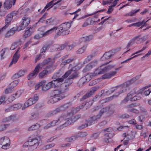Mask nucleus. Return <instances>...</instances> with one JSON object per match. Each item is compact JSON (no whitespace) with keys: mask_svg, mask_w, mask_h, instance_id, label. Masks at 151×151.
I'll return each instance as SVG.
<instances>
[{"mask_svg":"<svg viewBox=\"0 0 151 151\" xmlns=\"http://www.w3.org/2000/svg\"><path fill=\"white\" fill-rule=\"evenodd\" d=\"M59 86H57L56 88H57V89L53 91L51 93L50 96L51 103H53L58 102L63 99L65 97Z\"/></svg>","mask_w":151,"mask_h":151,"instance_id":"nucleus-1","label":"nucleus"},{"mask_svg":"<svg viewBox=\"0 0 151 151\" xmlns=\"http://www.w3.org/2000/svg\"><path fill=\"white\" fill-rule=\"evenodd\" d=\"M105 111H106V110L104 109H102L100 111L99 114L96 116H94L88 119L87 120L86 123L82 125L80 127V128L81 129H83L87 127L88 126H90L92 124H93L95 121L99 119L101 117L102 114Z\"/></svg>","mask_w":151,"mask_h":151,"instance_id":"nucleus-2","label":"nucleus"},{"mask_svg":"<svg viewBox=\"0 0 151 151\" xmlns=\"http://www.w3.org/2000/svg\"><path fill=\"white\" fill-rule=\"evenodd\" d=\"M71 26L70 24L68 22L61 24L59 27H57L58 31L57 33L58 35L63 34L67 35L69 33L68 29Z\"/></svg>","mask_w":151,"mask_h":151,"instance_id":"nucleus-3","label":"nucleus"},{"mask_svg":"<svg viewBox=\"0 0 151 151\" xmlns=\"http://www.w3.org/2000/svg\"><path fill=\"white\" fill-rule=\"evenodd\" d=\"M76 120L75 119L73 120L72 119V118L69 119H68L65 122V120L64 118L63 117H59L58 119L54 120L51 122L50 124H51V127L54 126L57 124H70L72 123L75 121Z\"/></svg>","mask_w":151,"mask_h":151,"instance_id":"nucleus-4","label":"nucleus"},{"mask_svg":"<svg viewBox=\"0 0 151 151\" xmlns=\"http://www.w3.org/2000/svg\"><path fill=\"white\" fill-rule=\"evenodd\" d=\"M0 144L2 145L1 148L4 149L9 148L11 145L9 138L7 136H4L0 138Z\"/></svg>","mask_w":151,"mask_h":151,"instance_id":"nucleus-5","label":"nucleus"},{"mask_svg":"<svg viewBox=\"0 0 151 151\" xmlns=\"http://www.w3.org/2000/svg\"><path fill=\"white\" fill-rule=\"evenodd\" d=\"M63 79L61 78H59L56 80L50 82L46 84L47 87V88H43L44 91H47L51 87L56 88L57 86L60 85V83L62 82Z\"/></svg>","mask_w":151,"mask_h":151,"instance_id":"nucleus-6","label":"nucleus"},{"mask_svg":"<svg viewBox=\"0 0 151 151\" xmlns=\"http://www.w3.org/2000/svg\"><path fill=\"white\" fill-rule=\"evenodd\" d=\"M68 76V79H71L77 77L78 74L74 70H73V69H71L67 71L61 78L63 80V78H66Z\"/></svg>","mask_w":151,"mask_h":151,"instance_id":"nucleus-7","label":"nucleus"},{"mask_svg":"<svg viewBox=\"0 0 151 151\" xmlns=\"http://www.w3.org/2000/svg\"><path fill=\"white\" fill-rule=\"evenodd\" d=\"M22 20V22L18 28V29L19 31L24 29L30 22V18L26 15L23 17Z\"/></svg>","mask_w":151,"mask_h":151,"instance_id":"nucleus-8","label":"nucleus"},{"mask_svg":"<svg viewBox=\"0 0 151 151\" xmlns=\"http://www.w3.org/2000/svg\"><path fill=\"white\" fill-rule=\"evenodd\" d=\"M70 106L69 104H66L64 105H61L58 107L56 108L53 110L51 111L50 114L51 115H54L61 111H63L66 109L68 108Z\"/></svg>","mask_w":151,"mask_h":151,"instance_id":"nucleus-9","label":"nucleus"},{"mask_svg":"<svg viewBox=\"0 0 151 151\" xmlns=\"http://www.w3.org/2000/svg\"><path fill=\"white\" fill-rule=\"evenodd\" d=\"M27 146H32L33 149L36 148L39 145L38 140L36 139H29L28 141L26 142L25 143Z\"/></svg>","mask_w":151,"mask_h":151,"instance_id":"nucleus-10","label":"nucleus"},{"mask_svg":"<svg viewBox=\"0 0 151 151\" xmlns=\"http://www.w3.org/2000/svg\"><path fill=\"white\" fill-rule=\"evenodd\" d=\"M42 64H38L35 67L32 73H30L28 76V78L29 80L31 79L35 78L39 72L40 68H42Z\"/></svg>","mask_w":151,"mask_h":151,"instance_id":"nucleus-11","label":"nucleus"},{"mask_svg":"<svg viewBox=\"0 0 151 151\" xmlns=\"http://www.w3.org/2000/svg\"><path fill=\"white\" fill-rule=\"evenodd\" d=\"M130 83L129 81H128L125 83L123 85L122 87V91H120L119 93H116L115 95H114L113 96L108 97V98L106 99L109 100H111L114 96L116 97L122 93L125 92L127 90V88H128V87L130 85Z\"/></svg>","mask_w":151,"mask_h":151,"instance_id":"nucleus-12","label":"nucleus"},{"mask_svg":"<svg viewBox=\"0 0 151 151\" xmlns=\"http://www.w3.org/2000/svg\"><path fill=\"white\" fill-rule=\"evenodd\" d=\"M136 89H134L133 90L131 91L130 92L128 93L126 97L122 101V103H124L127 102L128 100L131 101V99L132 98V97L134 95H135L137 93L136 91Z\"/></svg>","mask_w":151,"mask_h":151,"instance_id":"nucleus-13","label":"nucleus"},{"mask_svg":"<svg viewBox=\"0 0 151 151\" xmlns=\"http://www.w3.org/2000/svg\"><path fill=\"white\" fill-rule=\"evenodd\" d=\"M20 49V47H19L16 50L15 53L13 56L12 60L10 63V65H11L13 64H15L17 62L20 57L19 51Z\"/></svg>","mask_w":151,"mask_h":151,"instance_id":"nucleus-14","label":"nucleus"},{"mask_svg":"<svg viewBox=\"0 0 151 151\" xmlns=\"http://www.w3.org/2000/svg\"><path fill=\"white\" fill-rule=\"evenodd\" d=\"M92 73H89L85 76L82 77L80 80V83L84 84L86 81H90L93 77H94Z\"/></svg>","mask_w":151,"mask_h":151,"instance_id":"nucleus-15","label":"nucleus"},{"mask_svg":"<svg viewBox=\"0 0 151 151\" xmlns=\"http://www.w3.org/2000/svg\"><path fill=\"white\" fill-rule=\"evenodd\" d=\"M35 103L32 98H30L27 101L23 106H22V110H24L28 107L34 104Z\"/></svg>","mask_w":151,"mask_h":151,"instance_id":"nucleus-16","label":"nucleus"},{"mask_svg":"<svg viewBox=\"0 0 151 151\" xmlns=\"http://www.w3.org/2000/svg\"><path fill=\"white\" fill-rule=\"evenodd\" d=\"M97 61L96 60L93 61L89 63L83 69V71L86 72L92 68L93 66H94L97 65Z\"/></svg>","mask_w":151,"mask_h":151,"instance_id":"nucleus-17","label":"nucleus"},{"mask_svg":"<svg viewBox=\"0 0 151 151\" xmlns=\"http://www.w3.org/2000/svg\"><path fill=\"white\" fill-rule=\"evenodd\" d=\"M104 72V70L103 65H102L99 67L94 71V73H92L94 76H97L103 74Z\"/></svg>","mask_w":151,"mask_h":151,"instance_id":"nucleus-18","label":"nucleus"},{"mask_svg":"<svg viewBox=\"0 0 151 151\" xmlns=\"http://www.w3.org/2000/svg\"><path fill=\"white\" fill-rule=\"evenodd\" d=\"M16 120V117L14 115H11L2 119L1 122H6L14 121Z\"/></svg>","mask_w":151,"mask_h":151,"instance_id":"nucleus-19","label":"nucleus"},{"mask_svg":"<svg viewBox=\"0 0 151 151\" xmlns=\"http://www.w3.org/2000/svg\"><path fill=\"white\" fill-rule=\"evenodd\" d=\"M14 14V13H11L8 14L6 16L5 20V23L6 24L5 26L6 25V26H7V25L11 22V21L12 19Z\"/></svg>","mask_w":151,"mask_h":151,"instance_id":"nucleus-20","label":"nucleus"},{"mask_svg":"<svg viewBox=\"0 0 151 151\" xmlns=\"http://www.w3.org/2000/svg\"><path fill=\"white\" fill-rule=\"evenodd\" d=\"M15 3H14L13 0H6L4 3V6L5 8L7 9H10L12 5H14Z\"/></svg>","mask_w":151,"mask_h":151,"instance_id":"nucleus-21","label":"nucleus"},{"mask_svg":"<svg viewBox=\"0 0 151 151\" xmlns=\"http://www.w3.org/2000/svg\"><path fill=\"white\" fill-rule=\"evenodd\" d=\"M58 27H54L52 29H50L46 31L45 33L42 34V36L44 37L50 35L55 32H56L57 30Z\"/></svg>","mask_w":151,"mask_h":151,"instance_id":"nucleus-22","label":"nucleus"},{"mask_svg":"<svg viewBox=\"0 0 151 151\" xmlns=\"http://www.w3.org/2000/svg\"><path fill=\"white\" fill-rule=\"evenodd\" d=\"M112 55L113 54L111 51L106 52L104 55L101 59L102 61H105L110 58L112 56Z\"/></svg>","mask_w":151,"mask_h":151,"instance_id":"nucleus-23","label":"nucleus"},{"mask_svg":"<svg viewBox=\"0 0 151 151\" xmlns=\"http://www.w3.org/2000/svg\"><path fill=\"white\" fill-rule=\"evenodd\" d=\"M139 36V35L136 36L129 41L126 47L127 49H128L129 47L133 45L135 41Z\"/></svg>","mask_w":151,"mask_h":151,"instance_id":"nucleus-24","label":"nucleus"},{"mask_svg":"<svg viewBox=\"0 0 151 151\" xmlns=\"http://www.w3.org/2000/svg\"><path fill=\"white\" fill-rule=\"evenodd\" d=\"M22 106L21 104H14L13 105L10 106L8 109H7V111L8 110H9V111H12L13 110H17L22 107Z\"/></svg>","mask_w":151,"mask_h":151,"instance_id":"nucleus-25","label":"nucleus"},{"mask_svg":"<svg viewBox=\"0 0 151 151\" xmlns=\"http://www.w3.org/2000/svg\"><path fill=\"white\" fill-rule=\"evenodd\" d=\"M16 30V29L15 28L13 27L8 30L4 36L6 37H9L13 35L15 33Z\"/></svg>","mask_w":151,"mask_h":151,"instance_id":"nucleus-26","label":"nucleus"},{"mask_svg":"<svg viewBox=\"0 0 151 151\" xmlns=\"http://www.w3.org/2000/svg\"><path fill=\"white\" fill-rule=\"evenodd\" d=\"M86 133L85 132H81L80 133H78L77 134L69 138V141L71 142L75 140L76 139L80 137L81 135H86Z\"/></svg>","mask_w":151,"mask_h":151,"instance_id":"nucleus-27","label":"nucleus"},{"mask_svg":"<svg viewBox=\"0 0 151 151\" xmlns=\"http://www.w3.org/2000/svg\"><path fill=\"white\" fill-rule=\"evenodd\" d=\"M96 90L97 88L96 87H93L92 88L90 89V92L86 94L85 95H84L83 97V99H85L91 96L93 93H94Z\"/></svg>","mask_w":151,"mask_h":151,"instance_id":"nucleus-28","label":"nucleus"},{"mask_svg":"<svg viewBox=\"0 0 151 151\" xmlns=\"http://www.w3.org/2000/svg\"><path fill=\"white\" fill-rule=\"evenodd\" d=\"M34 29L33 27H30L27 30L24 34V36L25 37H27L32 34L34 32Z\"/></svg>","mask_w":151,"mask_h":151,"instance_id":"nucleus-29","label":"nucleus"},{"mask_svg":"<svg viewBox=\"0 0 151 151\" xmlns=\"http://www.w3.org/2000/svg\"><path fill=\"white\" fill-rule=\"evenodd\" d=\"M133 106V105L131 104L127 106H126L127 109H128V111L129 112H132L136 114L139 113V111L134 109L132 108V107Z\"/></svg>","mask_w":151,"mask_h":151,"instance_id":"nucleus-30","label":"nucleus"},{"mask_svg":"<svg viewBox=\"0 0 151 151\" xmlns=\"http://www.w3.org/2000/svg\"><path fill=\"white\" fill-rule=\"evenodd\" d=\"M54 1V0H52L50 2L47 4L45 6V9H47V10H48L50 8L53 6L54 5L56 4L60 1H58L55 3H53Z\"/></svg>","mask_w":151,"mask_h":151,"instance_id":"nucleus-31","label":"nucleus"},{"mask_svg":"<svg viewBox=\"0 0 151 151\" xmlns=\"http://www.w3.org/2000/svg\"><path fill=\"white\" fill-rule=\"evenodd\" d=\"M20 45V41H17L13 43L10 47V49L11 50H14Z\"/></svg>","mask_w":151,"mask_h":151,"instance_id":"nucleus-32","label":"nucleus"},{"mask_svg":"<svg viewBox=\"0 0 151 151\" xmlns=\"http://www.w3.org/2000/svg\"><path fill=\"white\" fill-rule=\"evenodd\" d=\"M111 136H112L111 133H108L105 135L104 141L107 142H109L111 141V139L110 138Z\"/></svg>","mask_w":151,"mask_h":151,"instance_id":"nucleus-33","label":"nucleus"},{"mask_svg":"<svg viewBox=\"0 0 151 151\" xmlns=\"http://www.w3.org/2000/svg\"><path fill=\"white\" fill-rule=\"evenodd\" d=\"M93 36L90 35L88 36L83 37L81 39V42H87L92 39Z\"/></svg>","mask_w":151,"mask_h":151,"instance_id":"nucleus-34","label":"nucleus"},{"mask_svg":"<svg viewBox=\"0 0 151 151\" xmlns=\"http://www.w3.org/2000/svg\"><path fill=\"white\" fill-rule=\"evenodd\" d=\"M149 20H147L146 22H144V21H142L141 22H138L136 23H134V26L137 27H140V26L142 25L143 26H146V23Z\"/></svg>","mask_w":151,"mask_h":151,"instance_id":"nucleus-35","label":"nucleus"},{"mask_svg":"<svg viewBox=\"0 0 151 151\" xmlns=\"http://www.w3.org/2000/svg\"><path fill=\"white\" fill-rule=\"evenodd\" d=\"M39 118V114L37 112H34L32 113L30 116V119L31 120L36 119Z\"/></svg>","mask_w":151,"mask_h":151,"instance_id":"nucleus-36","label":"nucleus"},{"mask_svg":"<svg viewBox=\"0 0 151 151\" xmlns=\"http://www.w3.org/2000/svg\"><path fill=\"white\" fill-rule=\"evenodd\" d=\"M10 126L9 124H2L0 125V132L5 130Z\"/></svg>","mask_w":151,"mask_h":151,"instance_id":"nucleus-37","label":"nucleus"},{"mask_svg":"<svg viewBox=\"0 0 151 151\" xmlns=\"http://www.w3.org/2000/svg\"><path fill=\"white\" fill-rule=\"evenodd\" d=\"M40 125L38 124H36L33 125L28 128V130L29 131H31L36 129L40 127Z\"/></svg>","mask_w":151,"mask_h":151,"instance_id":"nucleus-38","label":"nucleus"},{"mask_svg":"<svg viewBox=\"0 0 151 151\" xmlns=\"http://www.w3.org/2000/svg\"><path fill=\"white\" fill-rule=\"evenodd\" d=\"M142 96V94L139 93L138 94L136 95V94L134 95V96L132 97V98L131 99V101H134L137 100L139 99Z\"/></svg>","mask_w":151,"mask_h":151,"instance_id":"nucleus-39","label":"nucleus"},{"mask_svg":"<svg viewBox=\"0 0 151 151\" xmlns=\"http://www.w3.org/2000/svg\"><path fill=\"white\" fill-rule=\"evenodd\" d=\"M137 39V43H141L143 41L147 40V36H144L143 37H140V36Z\"/></svg>","mask_w":151,"mask_h":151,"instance_id":"nucleus-40","label":"nucleus"},{"mask_svg":"<svg viewBox=\"0 0 151 151\" xmlns=\"http://www.w3.org/2000/svg\"><path fill=\"white\" fill-rule=\"evenodd\" d=\"M139 9H138L137 10H132L128 13L126 14L125 15L127 16H133L134 14L139 12Z\"/></svg>","mask_w":151,"mask_h":151,"instance_id":"nucleus-41","label":"nucleus"},{"mask_svg":"<svg viewBox=\"0 0 151 151\" xmlns=\"http://www.w3.org/2000/svg\"><path fill=\"white\" fill-rule=\"evenodd\" d=\"M114 67V65H109L105 67H104V70L105 72H106L109 70H110L113 68Z\"/></svg>","mask_w":151,"mask_h":151,"instance_id":"nucleus-42","label":"nucleus"},{"mask_svg":"<svg viewBox=\"0 0 151 151\" xmlns=\"http://www.w3.org/2000/svg\"><path fill=\"white\" fill-rule=\"evenodd\" d=\"M86 48V46H84L82 47L79 49L76 52L77 53L81 54L83 53Z\"/></svg>","mask_w":151,"mask_h":151,"instance_id":"nucleus-43","label":"nucleus"},{"mask_svg":"<svg viewBox=\"0 0 151 151\" xmlns=\"http://www.w3.org/2000/svg\"><path fill=\"white\" fill-rule=\"evenodd\" d=\"M48 71L46 70H45L42 71V72L40 73L39 74V77L40 78H43L48 73Z\"/></svg>","mask_w":151,"mask_h":151,"instance_id":"nucleus-44","label":"nucleus"},{"mask_svg":"<svg viewBox=\"0 0 151 151\" xmlns=\"http://www.w3.org/2000/svg\"><path fill=\"white\" fill-rule=\"evenodd\" d=\"M47 15L46 14H45L42 17H41L39 20L38 22L45 23V21H46V17Z\"/></svg>","mask_w":151,"mask_h":151,"instance_id":"nucleus-45","label":"nucleus"},{"mask_svg":"<svg viewBox=\"0 0 151 151\" xmlns=\"http://www.w3.org/2000/svg\"><path fill=\"white\" fill-rule=\"evenodd\" d=\"M19 81L18 80H15L12 82L10 84V87L13 88L16 86L18 84Z\"/></svg>","mask_w":151,"mask_h":151,"instance_id":"nucleus-46","label":"nucleus"},{"mask_svg":"<svg viewBox=\"0 0 151 151\" xmlns=\"http://www.w3.org/2000/svg\"><path fill=\"white\" fill-rule=\"evenodd\" d=\"M27 72V70L24 69L23 70H21L17 73H18L19 77H21L23 76L25 73Z\"/></svg>","mask_w":151,"mask_h":151,"instance_id":"nucleus-47","label":"nucleus"},{"mask_svg":"<svg viewBox=\"0 0 151 151\" xmlns=\"http://www.w3.org/2000/svg\"><path fill=\"white\" fill-rule=\"evenodd\" d=\"M76 46V44L75 43H73L71 44L66 46V48L67 50H70Z\"/></svg>","mask_w":151,"mask_h":151,"instance_id":"nucleus-48","label":"nucleus"},{"mask_svg":"<svg viewBox=\"0 0 151 151\" xmlns=\"http://www.w3.org/2000/svg\"><path fill=\"white\" fill-rule=\"evenodd\" d=\"M51 60V59L50 58H48V59H46L44 61L43 63H42L39 64H42V68L43 67V66L45 65H46Z\"/></svg>","mask_w":151,"mask_h":151,"instance_id":"nucleus-49","label":"nucleus"},{"mask_svg":"<svg viewBox=\"0 0 151 151\" xmlns=\"http://www.w3.org/2000/svg\"><path fill=\"white\" fill-rule=\"evenodd\" d=\"M45 24L48 25H51L53 24V20L52 18H50L46 21H45Z\"/></svg>","mask_w":151,"mask_h":151,"instance_id":"nucleus-50","label":"nucleus"},{"mask_svg":"<svg viewBox=\"0 0 151 151\" xmlns=\"http://www.w3.org/2000/svg\"><path fill=\"white\" fill-rule=\"evenodd\" d=\"M91 20L90 19H88L82 25V27H85L91 24Z\"/></svg>","mask_w":151,"mask_h":151,"instance_id":"nucleus-51","label":"nucleus"},{"mask_svg":"<svg viewBox=\"0 0 151 151\" xmlns=\"http://www.w3.org/2000/svg\"><path fill=\"white\" fill-rule=\"evenodd\" d=\"M55 48L58 50H61L65 48V45H56L55 46Z\"/></svg>","mask_w":151,"mask_h":151,"instance_id":"nucleus-52","label":"nucleus"},{"mask_svg":"<svg viewBox=\"0 0 151 151\" xmlns=\"http://www.w3.org/2000/svg\"><path fill=\"white\" fill-rule=\"evenodd\" d=\"M44 83H45V81H41L39 83L37 84L35 86V89L37 90L40 86H42L44 84Z\"/></svg>","mask_w":151,"mask_h":151,"instance_id":"nucleus-53","label":"nucleus"},{"mask_svg":"<svg viewBox=\"0 0 151 151\" xmlns=\"http://www.w3.org/2000/svg\"><path fill=\"white\" fill-rule=\"evenodd\" d=\"M45 57L44 55H42L41 53L39 55H37L35 58V62H37V60H39L42 58H43Z\"/></svg>","mask_w":151,"mask_h":151,"instance_id":"nucleus-54","label":"nucleus"},{"mask_svg":"<svg viewBox=\"0 0 151 151\" xmlns=\"http://www.w3.org/2000/svg\"><path fill=\"white\" fill-rule=\"evenodd\" d=\"M13 88L10 87L8 88L5 89V93L7 94L10 93L12 91Z\"/></svg>","mask_w":151,"mask_h":151,"instance_id":"nucleus-55","label":"nucleus"},{"mask_svg":"<svg viewBox=\"0 0 151 151\" xmlns=\"http://www.w3.org/2000/svg\"><path fill=\"white\" fill-rule=\"evenodd\" d=\"M21 94V91H18L14 94V96L15 99L19 98Z\"/></svg>","mask_w":151,"mask_h":151,"instance_id":"nucleus-56","label":"nucleus"},{"mask_svg":"<svg viewBox=\"0 0 151 151\" xmlns=\"http://www.w3.org/2000/svg\"><path fill=\"white\" fill-rule=\"evenodd\" d=\"M102 78L104 79H108L111 78L109 73H106L102 76Z\"/></svg>","mask_w":151,"mask_h":151,"instance_id":"nucleus-57","label":"nucleus"},{"mask_svg":"<svg viewBox=\"0 0 151 151\" xmlns=\"http://www.w3.org/2000/svg\"><path fill=\"white\" fill-rule=\"evenodd\" d=\"M7 27V26H5L1 29H0V35H3L5 32V29Z\"/></svg>","mask_w":151,"mask_h":151,"instance_id":"nucleus-58","label":"nucleus"},{"mask_svg":"<svg viewBox=\"0 0 151 151\" xmlns=\"http://www.w3.org/2000/svg\"><path fill=\"white\" fill-rule=\"evenodd\" d=\"M114 7L112 6H109L108 11L106 12L107 14H110L113 11V9L112 8Z\"/></svg>","mask_w":151,"mask_h":151,"instance_id":"nucleus-59","label":"nucleus"},{"mask_svg":"<svg viewBox=\"0 0 151 151\" xmlns=\"http://www.w3.org/2000/svg\"><path fill=\"white\" fill-rule=\"evenodd\" d=\"M6 50V49H2L0 52L1 53V58H3L4 57V54Z\"/></svg>","mask_w":151,"mask_h":151,"instance_id":"nucleus-60","label":"nucleus"},{"mask_svg":"<svg viewBox=\"0 0 151 151\" xmlns=\"http://www.w3.org/2000/svg\"><path fill=\"white\" fill-rule=\"evenodd\" d=\"M112 1L113 0L103 1L102 4L103 5H105L106 4L111 3Z\"/></svg>","mask_w":151,"mask_h":151,"instance_id":"nucleus-61","label":"nucleus"},{"mask_svg":"<svg viewBox=\"0 0 151 151\" xmlns=\"http://www.w3.org/2000/svg\"><path fill=\"white\" fill-rule=\"evenodd\" d=\"M128 123L130 124L134 125H136L137 124L135 120L134 119H132L129 120L128 121Z\"/></svg>","mask_w":151,"mask_h":151,"instance_id":"nucleus-62","label":"nucleus"},{"mask_svg":"<svg viewBox=\"0 0 151 151\" xmlns=\"http://www.w3.org/2000/svg\"><path fill=\"white\" fill-rule=\"evenodd\" d=\"M151 54V50H150L148 52L144 55L141 58L142 59L144 58H145L147 57H148Z\"/></svg>","mask_w":151,"mask_h":151,"instance_id":"nucleus-63","label":"nucleus"},{"mask_svg":"<svg viewBox=\"0 0 151 151\" xmlns=\"http://www.w3.org/2000/svg\"><path fill=\"white\" fill-rule=\"evenodd\" d=\"M20 77L18 73H17L14 74L12 77V78L13 79H16Z\"/></svg>","mask_w":151,"mask_h":151,"instance_id":"nucleus-64","label":"nucleus"}]
</instances>
